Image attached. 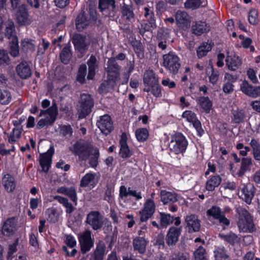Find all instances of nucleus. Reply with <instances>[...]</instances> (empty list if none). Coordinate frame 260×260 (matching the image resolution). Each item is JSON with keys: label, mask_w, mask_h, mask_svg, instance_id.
Masks as SVG:
<instances>
[{"label": "nucleus", "mask_w": 260, "mask_h": 260, "mask_svg": "<svg viewBox=\"0 0 260 260\" xmlns=\"http://www.w3.org/2000/svg\"><path fill=\"white\" fill-rule=\"evenodd\" d=\"M71 150L81 160L85 161L90 156L89 164L91 167L94 168L98 165L99 150L90 143L83 141H78L74 144Z\"/></svg>", "instance_id": "obj_1"}, {"label": "nucleus", "mask_w": 260, "mask_h": 260, "mask_svg": "<svg viewBox=\"0 0 260 260\" xmlns=\"http://www.w3.org/2000/svg\"><path fill=\"white\" fill-rule=\"evenodd\" d=\"M58 114V109L55 104L52 105L46 110H41L39 116L42 118L37 123L38 128H42L46 126L50 125L54 122Z\"/></svg>", "instance_id": "obj_2"}, {"label": "nucleus", "mask_w": 260, "mask_h": 260, "mask_svg": "<svg viewBox=\"0 0 260 260\" xmlns=\"http://www.w3.org/2000/svg\"><path fill=\"white\" fill-rule=\"evenodd\" d=\"M187 146V140L181 133H177L172 136L170 143L171 152L176 154H183Z\"/></svg>", "instance_id": "obj_3"}, {"label": "nucleus", "mask_w": 260, "mask_h": 260, "mask_svg": "<svg viewBox=\"0 0 260 260\" xmlns=\"http://www.w3.org/2000/svg\"><path fill=\"white\" fill-rule=\"evenodd\" d=\"M93 106V101L90 94L82 93L78 102V114L79 119L84 118L91 112Z\"/></svg>", "instance_id": "obj_4"}, {"label": "nucleus", "mask_w": 260, "mask_h": 260, "mask_svg": "<svg viewBox=\"0 0 260 260\" xmlns=\"http://www.w3.org/2000/svg\"><path fill=\"white\" fill-rule=\"evenodd\" d=\"M239 231L243 233H252L255 231L251 216L246 210H242L237 222Z\"/></svg>", "instance_id": "obj_5"}, {"label": "nucleus", "mask_w": 260, "mask_h": 260, "mask_svg": "<svg viewBox=\"0 0 260 260\" xmlns=\"http://www.w3.org/2000/svg\"><path fill=\"white\" fill-rule=\"evenodd\" d=\"M78 240L83 254L90 251L94 245V238L92 237L91 232L89 230H85L79 234Z\"/></svg>", "instance_id": "obj_6"}, {"label": "nucleus", "mask_w": 260, "mask_h": 260, "mask_svg": "<svg viewBox=\"0 0 260 260\" xmlns=\"http://www.w3.org/2000/svg\"><path fill=\"white\" fill-rule=\"evenodd\" d=\"M163 66L174 74H176L180 67L179 57L173 52L163 55Z\"/></svg>", "instance_id": "obj_7"}, {"label": "nucleus", "mask_w": 260, "mask_h": 260, "mask_svg": "<svg viewBox=\"0 0 260 260\" xmlns=\"http://www.w3.org/2000/svg\"><path fill=\"white\" fill-rule=\"evenodd\" d=\"M86 222L93 230H98L101 229L104 224L103 216L98 211H91L87 215Z\"/></svg>", "instance_id": "obj_8"}, {"label": "nucleus", "mask_w": 260, "mask_h": 260, "mask_svg": "<svg viewBox=\"0 0 260 260\" xmlns=\"http://www.w3.org/2000/svg\"><path fill=\"white\" fill-rule=\"evenodd\" d=\"M155 211V204L152 199H147L144 204L143 208L139 211L140 220L145 222L150 218Z\"/></svg>", "instance_id": "obj_9"}, {"label": "nucleus", "mask_w": 260, "mask_h": 260, "mask_svg": "<svg viewBox=\"0 0 260 260\" xmlns=\"http://www.w3.org/2000/svg\"><path fill=\"white\" fill-rule=\"evenodd\" d=\"M96 125L101 133L106 136L111 133L114 129L111 117L107 114L100 117L96 122Z\"/></svg>", "instance_id": "obj_10"}, {"label": "nucleus", "mask_w": 260, "mask_h": 260, "mask_svg": "<svg viewBox=\"0 0 260 260\" xmlns=\"http://www.w3.org/2000/svg\"><path fill=\"white\" fill-rule=\"evenodd\" d=\"M207 214L208 216L212 217L213 219L217 220L222 225L228 226L230 224V220L225 216L219 207L212 206L207 210Z\"/></svg>", "instance_id": "obj_11"}, {"label": "nucleus", "mask_w": 260, "mask_h": 260, "mask_svg": "<svg viewBox=\"0 0 260 260\" xmlns=\"http://www.w3.org/2000/svg\"><path fill=\"white\" fill-rule=\"evenodd\" d=\"M256 188L251 184H243L239 192V197L247 204H250L254 196Z\"/></svg>", "instance_id": "obj_12"}, {"label": "nucleus", "mask_w": 260, "mask_h": 260, "mask_svg": "<svg viewBox=\"0 0 260 260\" xmlns=\"http://www.w3.org/2000/svg\"><path fill=\"white\" fill-rule=\"evenodd\" d=\"M182 117L192 124L199 136L201 137L203 135L204 131L202 127L201 123L197 119L194 113L191 111H185L182 114Z\"/></svg>", "instance_id": "obj_13"}, {"label": "nucleus", "mask_w": 260, "mask_h": 260, "mask_svg": "<svg viewBox=\"0 0 260 260\" xmlns=\"http://www.w3.org/2000/svg\"><path fill=\"white\" fill-rule=\"evenodd\" d=\"M175 20L178 27L184 30L188 29L190 26V17L185 11H177L175 14Z\"/></svg>", "instance_id": "obj_14"}, {"label": "nucleus", "mask_w": 260, "mask_h": 260, "mask_svg": "<svg viewBox=\"0 0 260 260\" xmlns=\"http://www.w3.org/2000/svg\"><path fill=\"white\" fill-rule=\"evenodd\" d=\"M200 220L194 214L187 215L185 218V228L189 233L197 232L201 229Z\"/></svg>", "instance_id": "obj_15"}, {"label": "nucleus", "mask_w": 260, "mask_h": 260, "mask_svg": "<svg viewBox=\"0 0 260 260\" xmlns=\"http://www.w3.org/2000/svg\"><path fill=\"white\" fill-rule=\"evenodd\" d=\"M99 180V178L96 173L91 172L87 173L82 178L80 186L92 189L97 185Z\"/></svg>", "instance_id": "obj_16"}, {"label": "nucleus", "mask_w": 260, "mask_h": 260, "mask_svg": "<svg viewBox=\"0 0 260 260\" xmlns=\"http://www.w3.org/2000/svg\"><path fill=\"white\" fill-rule=\"evenodd\" d=\"M54 152V148L52 147H50L47 152L40 154V164L43 172L46 173L48 171L50 167L52 156Z\"/></svg>", "instance_id": "obj_17"}, {"label": "nucleus", "mask_w": 260, "mask_h": 260, "mask_svg": "<svg viewBox=\"0 0 260 260\" xmlns=\"http://www.w3.org/2000/svg\"><path fill=\"white\" fill-rule=\"evenodd\" d=\"M181 231V227L172 226L169 228L166 238V243L169 246L174 245L177 243Z\"/></svg>", "instance_id": "obj_18"}, {"label": "nucleus", "mask_w": 260, "mask_h": 260, "mask_svg": "<svg viewBox=\"0 0 260 260\" xmlns=\"http://www.w3.org/2000/svg\"><path fill=\"white\" fill-rule=\"evenodd\" d=\"M241 90L247 95L255 98L260 95V86H253L244 80L240 85Z\"/></svg>", "instance_id": "obj_19"}, {"label": "nucleus", "mask_w": 260, "mask_h": 260, "mask_svg": "<svg viewBox=\"0 0 260 260\" xmlns=\"http://www.w3.org/2000/svg\"><path fill=\"white\" fill-rule=\"evenodd\" d=\"M210 30V26L204 21L193 22L191 26L192 33L197 36H200L207 33Z\"/></svg>", "instance_id": "obj_20"}, {"label": "nucleus", "mask_w": 260, "mask_h": 260, "mask_svg": "<svg viewBox=\"0 0 260 260\" xmlns=\"http://www.w3.org/2000/svg\"><path fill=\"white\" fill-rule=\"evenodd\" d=\"M127 135L126 133H123L121 135L120 139V152L119 154L122 158H128L131 156L133 153L129 149L127 144Z\"/></svg>", "instance_id": "obj_21"}, {"label": "nucleus", "mask_w": 260, "mask_h": 260, "mask_svg": "<svg viewBox=\"0 0 260 260\" xmlns=\"http://www.w3.org/2000/svg\"><path fill=\"white\" fill-rule=\"evenodd\" d=\"M16 221L15 218L8 219L4 223L2 232L4 236L13 235L16 230Z\"/></svg>", "instance_id": "obj_22"}, {"label": "nucleus", "mask_w": 260, "mask_h": 260, "mask_svg": "<svg viewBox=\"0 0 260 260\" xmlns=\"http://www.w3.org/2000/svg\"><path fill=\"white\" fill-rule=\"evenodd\" d=\"M2 183L5 189L8 192H12L16 187L15 178L10 174H5L2 177Z\"/></svg>", "instance_id": "obj_23"}, {"label": "nucleus", "mask_w": 260, "mask_h": 260, "mask_svg": "<svg viewBox=\"0 0 260 260\" xmlns=\"http://www.w3.org/2000/svg\"><path fill=\"white\" fill-rule=\"evenodd\" d=\"M158 83V78L152 70H148L144 74V88L149 87Z\"/></svg>", "instance_id": "obj_24"}, {"label": "nucleus", "mask_w": 260, "mask_h": 260, "mask_svg": "<svg viewBox=\"0 0 260 260\" xmlns=\"http://www.w3.org/2000/svg\"><path fill=\"white\" fill-rule=\"evenodd\" d=\"M107 66L108 76L119 79L120 69L118 64L114 60L110 59L108 61Z\"/></svg>", "instance_id": "obj_25"}, {"label": "nucleus", "mask_w": 260, "mask_h": 260, "mask_svg": "<svg viewBox=\"0 0 260 260\" xmlns=\"http://www.w3.org/2000/svg\"><path fill=\"white\" fill-rule=\"evenodd\" d=\"M225 61L228 68L232 71H235L241 64V61L239 57L235 55H228Z\"/></svg>", "instance_id": "obj_26"}, {"label": "nucleus", "mask_w": 260, "mask_h": 260, "mask_svg": "<svg viewBox=\"0 0 260 260\" xmlns=\"http://www.w3.org/2000/svg\"><path fill=\"white\" fill-rule=\"evenodd\" d=\"M252 165V160L251 158L243 157L241 159L240 168L236 174L239 177H242L246 172L250 170Z\"/></svg>", "instance_id": "obj_27"}, {"label": "nucleus", "mask_w": 260, "mask_h": 260, "mask_svg": "<svg viewBox=\"0 0 260 260\" xmlns=\"http://www.w3.org/2000/svg\"><path fill=\"white\" fill-rule=\"evenodd\" d=\"M118 79L108 76V79L104 81L99 88V92L101 93H106L110 89H113L116 84Z\"/></svg>", "instance_id": "obj_28"}, {"label": "nucleus", "mask_w": 260, "mask_h": 260, "mask_svg": "<svg viewBox=\"0 0 260 260\" xmlns=\"http://www.w3.org/2000/svg\"><path fill=\"white\" fill-rule=\"evenodd\" d=\"M16 71L18 75L23 79H26L31 75L30 69L26 61H22L18 64Z\"/></svg>", "instance_id": "obj_29"}, {"label": "nucleus", "mask_w": 260, "mask_h": 260, "mask_svg": "<svg viewBox=\"0 0 260 260\" xmlns=\"http://www.w3.org/2000/svg\"><path fill=\"white\" fill-rule=\"evenodd\" d=\"M72 42L75 47L80 52L82 53L86 49L87 44L85 37L79 34L75 35L73 38Z\"/></svg>", "instance_id": "obj_30"}, {"label": "nucleus", "mask_w": 260, "mask_h": 260, "mask_svg": "<svg viewBox=\"0 0 260 260\" xmlns=\"http://www.w3.org/2000/svg\"><path fill=\"white\" fill-rule=\"evenodd\" d=\"M155 19H145L142 21L140 32L143 34L146 31L152 32L156 27Z\"/></svg>", "instance_id": "obj_31"}, {"label": "nucleus", "mask_w": 260, "mask_h": 260, "mask_svg": "<svg viewBox=\"0 0 260 260\" xmlns=\"http://www.w3.org/2000/svg\"><path fill=\"white\" fill-rule=\"evenodd\" d=\"M5 29L4 34L10 40L18 38L15 29L14 22L10 20H8L5 23Z\"/></svg>", "instance_id": "obj_32"}, {"label": "nucleus", "mask_w": 260, "mask_h": 260, "mask_svg": "<svg viewBox=\"0 0 260 260\" xmlns=\"http://www.w3.org/2000/svg\"><path fill=\"white\" fill-rule=\"evenodd\" d=\"M147 241L143 237H136L133 240V246L135 250L143 253L146 250Z\"/></svg>", "instance_id": "obj_33"}, {"label": "nucleus", "mask_w": 260, "mask_h": 260, "mask_svg": "<svg viewBox=\"0 0 260 260\" xmlns=\"http://www.w3.org/2000/svg\"><path fill=\"white\" fill-rule=\"evenodd\" d=\"M21 47L23 51L27 53H31L35 50V41L28 38H25L21 42Z\"/></svg>", "instance_id": "obj_34"}, {"label": "nucleus", "mask_w": 260, "mask_h": 260, "mask_svg": "<svg viewBox=\"0 0 260 260\" xmlns=\"http://www.w3.org/2000/svg\"><path fill=\"white\" fill-rule=\"evenodd\" d=\"M221 179L219 175L213 176L207 180L206 188L208 191H213L220 184Z\"/></svg>", "instance_id": "obj_35"}, {"label": "nucleus", "mask_w": 260, "mask_h": 260, "mask_svg": "<svg viewBox=\"0 0 260 260\" xmlns=\"http://www.w3.org/2000/svg\"><path fill=\"white\" fill-rule=\"evenodd\" d=\"M161 201L166 204L170 202L174 203L177 201V195L175 193L167 191L166 190H161L160 193Z\"/></svg>", "instance_id": "obj_36"}, {"label": "nucleus", "mask_w": 260, "mask_h": 260, "mask_svg": "<svg viewBox=\"0 0 260 260\" xmlns=\"http://www.w3.org/2000/svg\"><path fill=\"white\" fill-rule=\"evenodd\" d=\"M105 252V245L103 242H99L92 254V259L90 260H103Z\"/></svg>", "instance_id": "obj_37"}, {"label": "nucleus", "mask_w": 260, "mask_h": 260, "mask_svg": "<svg viewBox=\"0 0 260 260\" xmlns=\"http://www.w3.org/2000/svg\"><path fill=\"white\" fill-rule=\"evenodd\" d=\"M219 237L221 239L233 245L239 243L240 241V238L237 235L232 232H230L226 235L223 234H219Z\"/></svg>", "instance_id": "obj_38"}, {"label": "nucleus", "mask_w": 260, "mask_h": 260, "mask_svg": "<svg viewBox=\"0 0 260 260\" xmlns=\"http://www.w3.org/2000/svg\"><path fill=\"white\" fill-rule=\"evenodd\" d=\"M17 19L20 25L29 24L31 22V19L28 17L27 12L25 9L19 10Z\"/></svg>", "instance_id": "obj_39"}, {"label": "nucleus", "mask_w": 260, "mask_h": 260, "mask_svg": "<svg viewBox=\"0 0 260 260\" xmlns=\"http://www.w3.org/2000/svg\"><path fill=\"white\" fill-rule=\"evenodd\" d=\"M212 45L211 43H203L197 49V55L199 58L206 56L207 53L212 49Z\"/></svg>", "instance_id": "obj_40"}, {"label": "nucleus", "mask_w": 260, "mask_h": 260, "mask_svg": "<svg viewBox=\"0 0 260 260\" xmlns=\"http://www.w3.org/2000/svg\"><path fill=\"white\" fill-rule=\"evenodd\" d=\"M89 20H87L86 16L83 13L80 14L76 20V27L79 31H82L88 25Z\"/></svg>", "instance_id": "obj_41"}, {"label": "nucleus", "mask_w": 260, "mask_h": 260, "mask_svg": "<svg viewBox=\"0 0 260 260\" xmlns=\"http://www.w3.org/2000/svg\"><path fill=\"white\" fill-rule=\"evenodd\" d=\"M207 72L209 82L212 84H215L219 79V72L214 70L213 67L211 66L208 67Z\"/></svg>", "instance_id": "obj_42"}, {"label": "nucleus", "mask_w": 260, "mask_h": 260, "mask_svg": "<svg viewBox=\"0 0 260 260\" xmlns=\"http://www.w3.org/2000/svg\"><path fill=\"white\" fill-rule=\"evenodd\" d=\"M121 12L122 16L128 21H131L134 18L135 15L133 8L130 5L124 4L121 8Z\"/></svg>", "instance_id": "obj_43"}, {"label": "nucleus", "mask_w": 260, "mask_h": 260, "mask_svg": "<svg viewBox=\"0 0 260 260\" xmlns=\"http://www.w3.org/2000/svg\"><path fill=\"white\" fill-rule=\"evenodd\" d=\"M214 253L215 260H226L229 257L225 249L223 246L216 247Z\"/></svg>", "instance_id": "obj_44"}, {"label": "nucleus", "mask_w": 260, "mask_h": 260, "mask_svg": "<svg viewBox=\"0 0 260 260\" xmlns=\"http://www.w3.org/2000/svg\"><path fill=\"white\" fill-rule=\"evenodd\" d=\"M10 53L13 57H17L19 55V49L18 38L10 40Z\"/></svg>", "instance_id": "obj_45"}, {"label": "nucleus", "mask_w": 260, "mask_h": 260, "mask_svg": "<svg viewBox=\"0 0 260 260\" xmlns=\"http://www.w3.org/2000/svg\"><path fill=\"white\" fill-rule=\"evenodd\" d=\"M199 102L201 107L204 109L205 112L209 113L212 107V103L209 98L205 96L201 97L199 99Z\"/></svg>", "instance_id": "obj_46"}, {"label": "nucleus", "mask_w": 260, "mask_h": 260, "mask_svg": "<svg viewBox=\"0 0 260 260\" xmlns=\"http://www.w3.org/2000/svg\"><path fill=\"white\" fill-rule=\"evenodd\" d=\"M143 91L147 92H150L156 98L160 97L162 94L161 87L158 83L149 87L144 88Z\"/></svg>", "instance_id": "obj_47"}, {"label": "nucleus", "mask_w": 260, "mask_h": 260, "mask_svg": "<svg viewBox=\"0 0 260 260\" xmlns=\"http://www.w3.org/2000/svg\"><path fill=\"white\" fill-rule=\"evenodd\" d=\"M21 131L18 128H14L12 132L8 134V141L11 144H13L17 142L20 138Z\"/></svg>", "instance_id": "obj_48"}, {"label": "nucleus", "mask_w": 260, "mask_h": 260, "mask_svg": "<svg viewBox=\"0 0 260 260\" xmlns=\"http://www.w3.org/2000/svg\"><path fill=\"white\" fill-rule=\"evenodd\" d=\"M250 145L252 148L253 154L254 158L256 160H260V144L258 143V142L252 139L250 142Z\"/></svg>", "instance_id": "obj_49"}, {"label": "nucleus", "mask_w": 260, "mask_h": 260, "mask_svg": "<svg viewBox=\"0 0 260 260\" xmlns=\"http://www.w3.org/2000/svg\"><path fill=\"white\" fill-rule=\"evenodd\" d=\"M135 135L139 142H144L148 138L149 132L146 128H140L136 131Z\"/></svg>", "instance_id": "obj_50"}, {"label": "nucleus", "mask_w": 260, "mask_h": 260, "mask_svg": "<svg viewBox=\"0 0 260 260\" xmlns=\"http://www.w3.org/2000/svg\"><path fill=\"white\" fill-rule=\"evenodd\" d=\"M11 101V94L7 90L0 89V103L2 105L8 104Z\"/></svg>", "instance_id": "obj_51"}, {"label": "nucleus", "mask_w": 260, "mask_h": 260, "mask_svg": "<svg viewBox=\"0 0 260 260\" xmlns=\"http://www.w3.org/2000/svg\"><path fill=\"white\" fill-rule=\"evenodd\" d=\"M160 223L162 226L166 227L168 224L173 222L174 220L173 216L169 214L160 213Z\"/></svg>", "instance_id": "obj_52"}, {"label": "nucleus", "mask_w": 260, "mask_h": 260, "mask_svg": "<svg viewBox=\"0 0 260 260\" xmlns=\"http://www.w3.org/2000/svg\"><path fill=\"white\" fill-rule=\"evenodd\" d=\"M60 57L61 61L63 63H68L71 57L70 48L68 47H64L60 53Z\"/></svg>", "instance_id": "obj_53"}, {"label": "nucleus", "mask_w": 260, "mask_h": 260, "mask_svg": "<svg viewBox=\"0 0 260 260\" xmlns=\"http://www.w3.org/2000/svg\"><path fill=\"white\" fill-rule=\"evenodd\" d=\"M132 188H127L124 185H121L119 188V197L122 200L125 201L128 197H131Z\"/></svg>", "instance_id": "obj_54"}, {"label": "nucleus", "mask_w": 260, "mask_h": 260, "mask_svg": "<svg viewBox=\"0 0 260 260\" xmlns=\"http://www.w3.org/2000/svg\"><path fill=\"white\" fill-rule=\"evenodd\" d=\"M111 6L112 9L115 8L114 0H99V8L101 11Z\"/></svg>", "instance_id": "obj_55"}, {"label": "nucleus", "mask_w": 260, "mask_h": 260, "mask_svg": "<svg viewBox=\"0 0 260 260\" xmlns=\"http://www.w3.org/2000/svg\"><path fill=\"white\" fill-rule=\"evenodd\" d=\"M46 214L48 215L47 220L50 222H55L57 221L58 215L56 209L54 208L48 209L46 211Z\"/></svg>", "instance_id": "obj_56"}, {"label": "nucleus", "mask_w": 260, "mask_h": 260, "mask_svg": "<svg viewBox=\"0 0 260 260\" xmlns=\"http://www.w3.org/2000/svg\"><path fill=\"white\" fill-rule=\"evenodd\" d=\"M86 73V66L85 64L81 65L79 69L77 76V80L81 83H83L85 80V77Z\"/></svg>", "instance_id": "obj_57"}, {"label": "nucleus", "mask_w": 260, "mask_h": 260, "mask_svg": "<svg viewBox=\"0 0 260 260\" xmlns=\"http://www.w3.org/2000/svg\"><path fill=\"white\" fill-rule=\"evenodd\" d=\"M201 4L200 0H187L185 4V8L186 9H196L199 8Z\"/></svg>", "instance_id": "obj_58"}, {"label": "nucleus", "mask_w": 260, "mask_h": 260, "mask_svg": "<svg viewBox=\"0 0 260 260\" xmlns=\"http://www.w3.org/2000/svg\"><path fill=\"white\" fill-rule=\"evenodd\" d=\"M194 256L195 260H201L203 259L207 258L205 253V249L202 246L194 251Z\"/></svg>", "instance_id": "obj_59"}, {"label": "nucleus", "mask_w": 260, "mask_h": 260, "mask_svg": "<svg viewBox=\"0 0 260 260\" xmlns=\"http://www.w3.org/2000/svg\"><path fill=\"white\" fill-rule=\"evenodd\" d=\"M248 20L250 23L255 24L258 21V12L255 9H252L249 13Z\"/></svg>", "instance_id": "obj_60"}, {"label": "nucleus", "mask_w": 260, "mask_h": 260, "mask_svg": "<svg viewBox=\"0 0 260 260\" xmlns=\"http://www.w3.org/2000/svg\"><path fill=\"white\" fill-rule=\"evenodd\" d=\"M64 242L71 248H73L77 244L76 239L71 235H66Z\"/></svg>", "instance_id": "obj_61"}, {"label": "nucleus", "mask_w": 260, "mask_h": 260, "mask_svg": "<svg viewBox=\"0 0 260 260\" xmlns=\"http://www.w3.org/2000/svg\"><path fill=\"white\" fill-rule=\"evenodd\" d=\"M244 112L243 110H236L233 112V120L235 123L241 122L244 117Z\"/></svg>", "instance_id": "obj_62"}, {"label": "nucleus", "mask_w": 260, "mask_h": 260, "mask_svg": "<svg viewBox=\"0 0 260 260\" xmlns=\"http://www.w3.org/2000/svg\"><path fill=\"white\" fill-rule=\"evenodd\" d=\"M143 15L146 19H155L154 14L152 8L145 7Z\"/></svg>", "instance_id": "obj_63"}, {"label": "nucleus", "mask_w": 260, "mask_h": 260, "mask_svg": "<svg viewBox=\"0 0 260 260\" xmlns=\"http://www.w3.org/2000/svg\"><path fill=\"white\" fill-rule=\"evenodd\" d=\"M49 42L46 41L45 39H42L41 42L39 45L38 53L40 54H43L45 51L48 49L49 46Z\"/></svg>", "instance_id": "obj_64"}]
</instances>
